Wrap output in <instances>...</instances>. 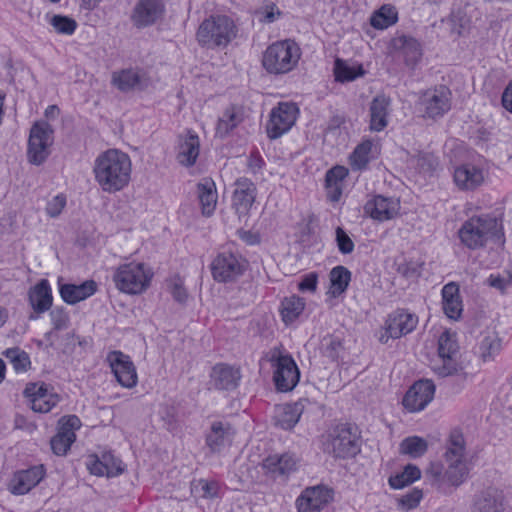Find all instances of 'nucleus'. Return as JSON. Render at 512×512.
Wrapping results in <instances>:
<instances>
[{"mask_svg":"<svg viewBox=\"0 0 512 512\" xmlns=\"http://www.w3.org/2000/svg\"><path fill=\"white\" fill-rule=\"evenodd\" d=\"M131 173V158L119 149L111 148L101 152L94 160V180L105 193L122 191L129 185Z\"/></svg>","mask_w":512,"mask_h":512,"instance_id":"1","label":"nucleus"},{"mask_svg":"<svg viewBox=\"0 0 512 512\" xmlns=\"http://www.w3.org/2000/svg\"><path fill=\"white\" fill-rule=\"evenodd\" d=\"M238 35L235 21L224 14L211 15L204 19L196 32L198 44L206 49H224Z\"/></svg>","mask_w":512,"mask_h":512,"instance_id":"2","label":"nucleus"},{"mask_svg":"<svg viewBox=\"0 0 512 512\" xmlns=\"http://www.w3.org/2000/svg\"><path fill=\"white\" fill-rule=\"evenodd\" d=\"M498 233L497 219L488 214H482L464 221L458 230V237L466 248L476 250L486 246Z\"/></svg>","mask_w":512,"mask_h":512,"instance_id":"3","label":"nucleus"},{"mask_svg":"<svg viewBox=\"0 0 512 512\" xmlns=\"http://www.w3.org/2000/svg\"><path fill=\"white\" fill-rule=\"evenodd\" d=\"M466 443L460 429H453L446 442L444 459L447 464L445 477L452 486L461 485L467 478L469 470L465 462Z\"/></svg>","mask_w":512,"mask_h":512,"instance_id":"4","label":"nucleus"},{"mask_svg":"<svg viewBox=\"0 0 512 512\" xmlns=\"http://www.w3.org/2000/svg\"><path fill=\"white\" fill-rule=\"evenodd\" d=\"M300 56V48L294 41H277L265 50L262 64L270 74H285L295 68Z\"/></svg>","mask_w":512,"mask_h":512,"instance_id":"5","label":"nucleus"},{"mask_svg":"<svg viewBox=\"0 0 512 512\" xmlns=\"http://www.w3.org/2000/svg\"><path fill=\"white\" fill-rule=\"evenodd\" d=\"M458 355L459 345L456 333L444 331L438 338L437 357L432 360V370L440 377L457 374L462 369Z\"/></svg>","mask_w":512,"mask_h":512,"instance_id":"6","label":"nucleus"},{"mask_svg":"<svg viewBox=\"0 0 512 512\" xmlns=\"http://www.w3.org/2000/svg\"><path fill=\"white\" fill-rule=\"evenodd\" d=\"M153 274L143 263L121 265L113 275L116 287L127 294H139L145 291Z\"/></svg>","mask_w":512,"mask_h":512,"instance_id":"7","label":"nucleus"},{"mask_svg":"<svg viewBox=\"0 0 512 512\" xmlns=\"http://www.w3.org/2000/svg\"><path fill=\"white\" fill-rule=\"evenodd\" d=\"M270 362L274 368L273 381L280 392H288L299 382L300 372L289 354H283L280 349H273Z\"/></svg>","mask_w":512,"mask_h":512,"instance_id":"8","label":"nucleus"},{"mask_svg":"<svg viewBox=\"0 0 512 512\" xmlns=\"http://www.w3.org/2000/svg\"><path fill=\"white\" fill-rule=\"evenodd\" d=\"M324 451L335 458H351L358 454L360 445L352 431L345 427H337L324 443Z\"/></svg>","mask_w":512,"mask_h":512,"instance_id":"9","label":"nucleus"},{"mask_svg":"<svg viewBox=\"0 0 512 512\" xmlns=\"http://www.w3.org/2000/svg\"><path fill=\"white\" fill-rule=\"evenodd\" d=\"M298 107L294 103L281 102L270 112L266 132L270 139H277L287 133L295 124Z\"/></svg>","mask_w":512,"mask_h":512,"instance_id":"10","label":"nucleus"},{"mask_svg":"<svg viewBox=\"0 0 512 512\" xmlns=\"http://www.w3.org/2000/svg\"><path fill=\"white\" fill-rule=\"evenodd\" d=\"M244 271L245 261L228 251L219 253L211 263L213 279L221 283L235 281Z\"/></svg>","mask_w":512,"mask_h":512,"instance_id":"11","label":"nucleus"},{"mask_svg":"<svg viewBox=\"0 0 512 512\" xmlns=\"http://www.w3.org/2000/svg\"><path fill=\"white\" fill-rule=\"evenodd\" d=\"M53 129L46 122L36 123L30 131L28 141V159L32 164L40 165L49 155Z\"/></svg>","mask_w":512,"mask_h":512,"instance_id":"12","label":"nucleus"},{"mask_svg":"<svg viewBox=\"0 0 512 512\" xmlns=\"http://www.w3.org/2000/svg\"><path fill=\"white\" fill-rule=\"evenodd\" d=\"M419 105L424 117L431 119L442 117L451 108V92L446 86L428 90L420 98Z\"/></svg>","mask_w":512,"mask_h":512,"instance_id":"13","label":"nucleus"},{"mask_svg":"<svg viewBox=\"0 0 512 512\" xmlns=\"http://www.w3.org/2000/svg\"><path fill=\"white\" fill-rule=\"evenodd\" d=\"M165 14L163 0H138L132 10L130 19L138 28H146L160 21Z\"/></svg>","mask_w":512,"mask_h":512,"instance_id":"14","label":"nucleus"},{"mask_svg":"<svg viewBox=\"0 0 512 512\" xmlns=\"http://www.w3.org/2000/svg\"><path fill=\"white\" fill-rule=\"evenodd\" d=\"M23 395L34 412L48 413L59 402V396L48 390L44 382L27 383Z\"/></svg>","mask_w":512,"mask_h":512,"instance_id":"15","label":"nucleus"},{"mask_svg":"<svg viewBox=\"0 0 512 512\" xmlns=\"http://www.w3.org/2000/svg\"><path fill=\"white\" fill-rule=\"evenodd\" d=\"M418 323L415 314L405 310H396L391 313L385 323V333L379 338L380 342L387 343L389 338L398 339L412 332Z\"/></svg>","mask_w":512,"mask_h":512,"instance_id":"16","label":"nucleus"},{"mask_svg":"<svg viewBox=\"0 0 512 512\" xmlns=\"http://www.w3.org/2000/svg\"><path fill=\"white\" fill-rule=\"evenodd\" d=\"M434 394L435 385L431 380H419L406 392L402 404L408 412H419L433 400Z\"/></svg>","mask_w":512,"mask_h":512,"instance_id":"17","label":"nucleus"},{"mask_svg":"<svg viewBox=\"0 0 512 512\" xmlns=\"http://www.w3.org/2000/svg\"><path fill=\"white\" fill-rule=\"evenodd\" d=\"M400 201L395 197L374 195L364 205V214L375 221L384 222L399 215Z\"/></svg>","mask_w":512,"mask_h":512,"instance_id":"18","label":"nucleus"},{"mask_svg":"<svg viewBox=\"0 0 512 512\" xmlns=\"http://www.w3.org/2000/svg\"><path fill=\"white\" fill-rule=\"evenodd\" d=\"M107 360L118 383L125 388H133L137 385L138 376L136 368L128 355L121 351H112Z\"/></svg>","mask_w":512,"mask_h":512,"instance_id":"19","label":"nucleus"},{"mask_svg":"<svg viewBox=\"0 0 512 512\" xmlns=\"http://www.w3.org/2000/svg\"><path fill=\"white\" fill-rule=\"evenodd\" d=\"M81 427V421L76 415L62 417L59 421L57 434L50 443L53 452L62 456L67 453L76 439L75 431Z\"/></svg>","mask_w":512,"mask_h":512,"instance_id":"20","label":"nucleus"},{"mask_svg":"<svg viewBox=\"0 0 512 512\" xmlns=\"http://www.w3.org/2000/svg\"><path fill=\"white\" fill-rule=\"evenodd\" d=\"M234 185L232 208L239 217L247 216L256 200L257 187L247 177L238 178Z\"/></svg>","mask_w":512,"mask_h":512,"instance_id":"21","label":"nucleus"},{"mask_svg":"<svg viewBox=\"0 0 512 512\" xmlns=\"http://www.w3.org/2000/svg\"><path fill=\"white\" fill-rule=\"evenodd\" d=\"M332 499L331 491L323 486L306 488L297 498L298 512H320Z\"/></svg>","mask_w":512,"mask_h":512,"instance_id":"22","label":"nucleus"},{"mask_svg":"<svg viewBox=\"0 0 512 512\" xmlns=\"http://www.w3.org/2000/svg\"><path fill=\"white\" fill-rule=\"evenodd\" d=\"M45 476L43 465L33 466L14 474L9 483V490L15 495H24L39 484Z\"/></svg>","mask_w":512,"mask_h":512,"instance_id":"23","label":"nucleus"},{"mask_svg":"<svg viewBox=\"0 0 512 512\" xmlns=\"http://www.w3.org/2000/svg\"><path fill=\"white\" fill-rule=\"evenodd\" d=\"M391 113V100L385 95H378L370 103L369 127L371 131L380 132L384 130L389 123V115Z\"/></svg>","mask_w":512,"mask_h":512,"instance_id":"24","label":"nucleus"},{"mask_svg":"<svg viewBox=\"0 0 512 512\" xmlns=\"http://www.w3.org/2000/svg\"><path fill=\"white\" fill-rule=\"evenodd\" d=\"M29 304L34 313L43 314L50 310L53 303L52 290L48 280L42 279L28 292Z\"/></svg>","mask_w":512,"mask_h":512,"instance_id":"25","label":"nucleus"},{"mask_svg":"<svg viewBox=\"0 0 512 512\" xmlns=\"http://www.w3.org/2000/svg\"><path fill=\"white\" fill-rule=\"evenodd\" d=\"M211 382L216 389H235L240 381V371L227 364H217L212 368L210 374Z\"/></svg>","mask_w":512,"mask_h":512,"instance_id":"26","label":"nucleus"},{"mask_svg":"<svg viewBox=\"0 0 512 512\" xmlns=\"http://www.w3.org/2000/svg\"><path fill=\"white\" fill-rule=\"evenodd\" d=\"M97 290V284L93 280H87L79 285L60 284L59 293L62 300L70 305H74L92 296Z\"/></svg>","mask_w":512,"mask_h":512,"instance_id":"27","label":"nucleus"},{"mask_svg":"<svg viewBox=\"0 0 512 512\" xmlns=\"http://www.w3.org/2000/svg\"><path fill=\"white\" fill-rule=\"evenodd\" d=\"M454 182L462 190H475L483 184L484 174L474 165H462L454 171Z\"/></svg>","mask_w":512,"mask_h":512,"instance_id":"28","label":"nucleus"},{"mask_svg":"<svg viewBox=\"0 0 512 512\" xmlns=\"http://www.w3.org/2000/svg\"><path fill=\"white\" fill-rule=\"evenodd\" d=\"M297 459L291 454L272 455L263 461V469L272 477H284L296 470Z\"/></svg>","mask_w":512,"mask_h":512,"instance_id":"29","label":"nucleus"},{"mask_svg":"<svg viewBox=\"0 0 512 512\" xmlns=\"http://www.w3.org/2000/svg\"><path fill=\"white\" fill-rule=\"evenodd\" d=\"M197 195L203 216H211L216 208L218 194L214 181L204 178L197 184Z\"/></svg>","mask_w":512,"mask_h":512,"instance_id":"30","label":"nucleus"},{"mask_svg":"<svg viewBox=\"0 0 512 512\" xmlns=\"http://www.w3.org/2000/svg\"><path fill=\"white\" fill-rule=\"evenodd\" d=\"M200 150L199 137L188 132L179 139L177 160L180 164L190 167L195 164Z\"/></svg>","mask_w":512,"mask_h":512,"instance_id":"31","label":"nucleus"},{"mask_svg":"<svg viewBox=\"0 0 512 512\" xmlns=\"http://www.w3.org/2000/svg\"><path fill=\"white\" fill-rule=\"evenodd\" d=\"M112 83L119 90L127 92L133 89H142L147 85L145 74L134 69H126L120 72H114Z\"/></svg>","mask_w":512,"mask_h":512,"instance_id":"32","label":"nucleus"},{"mask_svg":"<svg viewBox=\"0 0 512 512\" xmlns=\"http://www.w3.org/2000/svg\"><path fill=\"white\" fill-rule=\"evenodd\" d=\"M442 304L444 313L450 319L456 320L461 316L463 306L456 283L450 282L443 287Z\"/></svg>","mask_w":512,"mask_h":512,"instance_id":"33","label":"nucleus"},{"mask_svg":"<svg viewBox=\"0 0 512 512\" xmlns=\"http://www.w3.org/2000/svg\"><path fill=\"white\" fill-rule=\"evenodd\" d=\"M234 432L229 424L213 422L211 430L206 436V444L212 452H219L224 446L231 443Z\"/></svg>","mask_w":512,"mask_h":512,"instance_id":"34","label":"nucleus"},{"mask_svg":"<svg viewBox=\"0 0 512 512\" xmlns=\"http://www.w3.org/2000/svg\"><path fill=\"white\" fill-rule=\"evenodd\" d=\"M303 410L304 405L300 401L279 406L275 414L276 425L285 430L293 428L298 423Z\"/></svg>","mask_w":512,"mask_h":512,"instance_id":"35","label":"nucleus"},{"mask_svg":"<svg viewBox=\"0 0 512 512\" xmlns=\"http://www.w3.org/2000/svg\"><path fill=\"white\" fill-rule=\"evenodd\" d=\"M244 120V111L240 106L228 107L218 119L216 135L220 138L226 137L234 128Z\"/></svg>","mask_w":512,"mask_h":512,"instance_id":"36","label":"nucleus"},{"mask_svg":"<svg viewBox=\"0 0 512 512\" xmlns=\"http://www.w3.org/2000/svg\"><path fill=\"white\" fill-rule=\"evenodd\" d=\"M474 506L476 512H504L502 495L495 489L482 492Z\"/></svg>","mask_w":512,"mask_h":512,"instance_id":"37","label":"nucleus"},{"mask_svg":"<svg viewBox=\"0 0 512 512\" xmlns=\"http://www.w3.org/2000/svg\"><path fill=\"white\" fill-rule=\"evenodd\" d=\"M397 43H399L405 63L410 67H414L422 56L420 43L416 39L406 36L398 38Z\"/></svg>","mask_w":512,"mask_h":512,"instance_id":"38","label":"nucleus"},{"mask_svg":"<svg viewBox=\"0 0 512 512\" xmlns=\"http://www.w3.org/2000/svg\"><path fill=\"white\" fill-rule=\"evenodd\" d=\"M329 293L333 297L340 296L347 289L351 280V272L344 266H336L330 271Z\"/></svg>","mask_w":512,"mask_h":512,"instance_id":"39","label":"nucleus"},{"mask_svg":"<svg viewBox=\"0 0 512 512\" xmlns=\"http://www.w3.org/2000/svg\"><path fill=\"white\" fill-rule=\"evenodd\" d=\"M397 20L398 12L396 8L391 5H383L372 14L370 24L376 29H386L394 25Z\"/></svg>","mask_w":512,"mask_h":512,"instance_id":"40","label":"nucleus"},{"mask_svg":"<svg viewBox=\"0 0 512 512\" xmlns=\"http://www.w3.org/2000/svg\"><path fill=\"white\" fill-rule=\"evenodd\" d=\"M501 348L500 339L494 332H487L482 335L478 345V353L480 358L486 362L493 360Z\"/></svg>","mask_w":512,"mask_h":512,"instance_id":"41","label":"nucleus"},{"mask_svg":"<svg viewBox=\"0 0 512 512\" xmlns=\"http://www.w3.org/2000/svg\"><path fill=\"white\" fill-rule=\"evenodd\" d=\"M304 307L305 302L298 296L293 295L285 298L281 303V315L283 321L286 324L292 323L303 312Z\"/></svg>","mask_w":512,"mask_h":512,"instance_id":"42","label":"nucleus"},{"mask_svg":"<svg viewBox=\"0 0 512 512\" xmlns=\"http://www.w3.org/2000/svg\"><path fill=\"white\" fill-rule=\"evenodd\" d=\"M2 355L12 364L17 373L26 372L31 367L28 353L19 347L7 348Z\"/></svg>","mask_w":512,"mask_h":512,"instance_id":"43","label":"nucleus"},{"mask_svg":"<svg viewBox=\"0 0 512 512\" xmlns=\"http://www.w3.org/2000/svg\"><path fill=\"white\" fill-rule=\"evenodd\" d=\"M373 143L371 140H365L354 149L350 156V165L353 170H363L370 161V152Z\"/></svg>","mask_w":512,"mask_h":512,"instance_id":"44","label":"nucleus"},{"mask_svg":"<svg viewBox=\"0 0 512 512\" xmlns=\"http://www.w3.org/2000/svg\"><path fill=\"white\" fill-rule=\"evenodd\" d=\"M427 449V441L418 436L407 437L400 444L401 452L414 458L424 455Z\"/></svg>","mask_w":512,"mask_h":512,"instance_id":"45","label":"nucleus"},{"mask_svg":"<svg viewBox=\"0 0 512 512\" xmlns=\"http://www.w3.org/2000/svg\"><path fill=\"white\" fill-rule=\"evenodd\" d=\"M335 78L337 81L346 82L353 81L358 76L363 75V69L361 66H349L344 61L337 59L334 67Z\"/></svg>","mask_w":512,"mask_h":512,"instance_id":"46","label":"nucleus"},{"mask_svg":"<svg viewBox=\"0 0 512 512\" xmlns=\"http://www.w3.org/2000/svg\"><path fill=\"white\" fill-rule=\"evenodd\" d=\"M50 24L57 33L65 35H72L77 28V23L74 19L63 15H54L50 20Z\"/></svg>","mask_w":512,"mask_h":512,"instance_id":"47","label":"nucleus"},{"mask_svg":"<svg viewBox=\"0 0 512 512\" xmlns=\"http://www.w3.org/2000/svg\"><path fill=\"white\" fill-rule=\"evenodd\" d=\"M51 323L57 331L65 330L69 327V314L64 307H55L50 312Z\"/></svg>","mask_w":512,"mask_h":512,"instance_id":"48","label":"nucleus"},{"mask_svg":"<svg viewBox=\"0 0 512 512\" xmlns=\"http://www.w3.org/2000/svg\"><path fill=\"white\" fill-rule=\"evenodd\" d=\"M101 458L108 472V477L118 476L124 471L121 460L116 458L111 452L103 453Z\"/></svg>","mask_w":512,"mask_h":512,"instance_id":"49","label":"nucleus"},{"mask_svg":"<svg viewBox=\"0 0 512 512\" xmlns=\"http://www.w3.org/2000/svg\"><path fill=\"white\" fill-rule=\"evenodd\" d=\"M322 347H323L324 354L328 358H330L332 360H336L338 357L339 351L342 348V343L339 338L330 335V336L323 338Z\"/></svg>","mask_w":512,"mask_h":512,"instance_id":"50","label":"nucleus"},{"mask_svg":"<svg viewBox=\"0 0 512 512\" xmlns=\"http://www.w3.org/2000/svg\"><path fill=\"white\" fill-rule=\"evenodd\" d=\"M348 176V169L344 166H335L326 173V186L342 185V181Z\"/></svg>","mask_w":512,"mask_h":512,"instance_id":"51","label":"nucleus"},{"mask_svg":"<svg viewBox=\"0 0 512 512\" xmlns=\"http://www.w3.org/2000/svg\"><path fill=\"white\" fill-rule=\"evenodd\" d=\"M336 241L341 253L350 254L354 250L353 241L341 227L336 229Z\"/></svg>","mask_w":512,"mask_h":512,"instance_id":"52","label":"nucleus"},{"mask_svg":"<svg viewBox=\"0 0 512 512\" xmlns=\"http://www.w3.org/2000/svg\"><path fill=\"white\" fill-rule=\"evenodd\" d=\"M169 290L173 298L179 302L184 303L188 298V293L183 285V282L179 278H175L170 281Z\"/></svg>","mask_w":512,"mask_h":512,"instance_id":"53","label":"nucleus"},{"mask_svg":"<svg viewBox=\"0 0 512 512\" xmlns=\"http://www.w3.org/2000/svg\"><path fill=\"white\" fill-rule=\"evenodd\" d=\"M66 205V198L63 195L53 197L46 206V212L51 217H57Z\"/></svg>","mask_w":512,"mask_h":512,"instance_id":"54","label":"nucleus"},{"mask_svg":"<svg viewBox=\"0 0 512 512\" xmlns=\"http://www.w3.org/2000/svg\"><path fill=\"white\" fill-rule=\"evenodd\" d=\"M422 496L423 494L421 490L414 489L412 492L402 496V498L400 499V504L406 510L413 509L419 504L420 500L422 499Z\"/></svg>","mask_w":512,"mask_h":512,"instance_id":"55","label":"nucleus"},{"mask_svg":"<svg viewBox=\"0 0 512 512\" xmlns=\"http://www.w3.org/2000/svg\"><path fill=\"white\" fill-rule=\"evenodd\" d=\"M104 462L102 458L97 456H91L89 462L87 463V467L91 474L96 476H107L108 472L104 467Z\"/></svg>","mask_w":512,"mask_h":512,"instance_id":"56","label":"nucleus"},{"mask_svg":"<svg viewBox=\"0 0 512 512\" xmlns=\"http://www.w3.org/2000/svg\"><path fill=\"white\" fill-rule=\"evenodd\" d=\"M318 276L316 273L312 272L303 277L301 282L298 284V289L302 292L310 291L314 292L317 287Z\"/></svg>","mask_w":512,"mask_h":512,"instance_id":"57","label":"nucleus"},{"mask_svg":"<svg viewBox=\"0 0 512 512\" xmlns=\"http://www.w3.org/2000/svg\"><path fill=\"white\" fill-rule=\"evenodd\" d=\"M426 475L435 482H447L445 472L443 473L442 465L439 463H432L426 471Z\"/></svg>","mask_w":512,"mask_h":512,"instance_id":"58","label":"nucleus"},{"mask_svg":"<svg viewBox=\"0 0 512 512\" xmlns=\"http://www.w3.org/2000/svg\"><path fill=\"white\" fill-rule=\"evenodd\" d=\"M417 163L424 171H432L438 164L437 159L432 154L420 155Z\"/></svg>","mask_w":512,"mask_h":512,"instance_id":"59","label":"nucleus"},{"mask_svg":"<svg viewBox=\"0 0 512 512\" xmlns=\"http://www.w3.org/2000/svg\"><path fill=\"white\" fill-rule=\"evenodd\" d=\"M264 160L258 153H251L247 160V167L253 173L257 174L263 167Z\"/></svg>","mask_w":512,"mask_h":512,"instance_id":"60","label":"nucleus"},{"mask_svg":"<svg viewBox=\"0 0 512 512\" xmlns=\"http://www.w3.org/2000/svg\"><path fill=\"white\" fill-rule=\"evenodd\" d=\"M404 476L406 477V482H409V484L413 483L414 481L418 480L421 476L420 469L412 464L407 465L403 470Z\"/></svg>","mask_w":512,"mask_h":512,"instance_id":"61","label":"nucleus"},{"mask_svg":"<svg viewBox=\"0 0 512 512\" xmlns=\"http://www.w3.org/2000/svg\"><path fill=\"white\" fill-rule=\"evenodd\" d=\"M501 102L503 107L512 113V80L508 83L503 91Z\"/></svg>","mask_w":512,"mask_h":512,"instance_id":"62","label":"nucleus"},{"mask_svg":"<svg viewBox=\"0 0 512 512\" xmlns=\"http://www.w3.org/2000/svg\"><path fill=\"white\" fill-rule=\"evenodd\" d=\"M398 271L407 278L417 277L420 274L417 266L408 263L401 264Z\"/></svg>","mask_w":512,"mask_h":512,"instance_id":"63","label":"nucleus"},{"mask_svg":"<svg viewBox=\"0 0 512 512\" xmlns=\"http://www.w3.org/2000/svg\"><path fill=\"white\" fill-rule=\"evenodd\" d=\"M488 283L493 288L504 290L509 282L506 279L502 278L500 275L492 274L488 279Z\"/></svg>","mask_w":512,"mask_h":512,"instance_id":"64","label":"nucleus"}]
</instances>
